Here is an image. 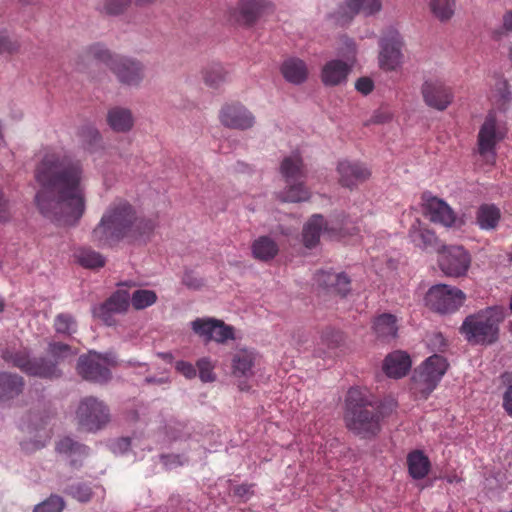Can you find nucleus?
Masks as SVG:
<instances>
[{"label": "nucleus", "instance_id": "f257e3e1", "mask_svg": "<svg viewBox=\"0 0 512 512\" xmlns=\"http://www.w3.org/2000/svg\"><path fill=\"white\" fill-rule=\"evenodd\" d=\"M34 177L39 185L35 195L39 212L60 225L77 224L86 208L82 162L48 150L37 164Z\"/></svg>", "mask_w": 512, "mask_h": 512}, {"label": "nucleus", "instance_id": "f03ea898", "mask_svg": "<svg viewBox=\"0 0 512 512\" xmlns=\"http://www.w3.org/2000/svg\"><path fill=\"white\" fill-rule=\"evenodd\" d=\"M155 222L138 214L125 199H115L105 209L91 238L100 247H112L122 241L147 242L155 230Z\"/></svg>", "mask_w": 512, "mask_h": 512}, {"label": "nucleus", "instance_id": "7ed1b4c3", "mask_svg": "<svg viewBox=\"0 0 512 512\" xmlns=\"http://www.w3.org/2000/svg\"><path fill=\"white\" fill-rule=\"evenodd\" d=\"M384 416L381 406L369 399L360 388L349 389L345 399L346 427L363 439H371L381 431Z\"/></svg>", "mask_w": 512, "mask_h": 512}, {"label": "nucleus", "instance_id": "20e7f679", "mask_svg": "<svg viewBox=\"0 0 512 512\" xmlns=\"http://www.w3.org/2000/svg\"><path fill=\"white\" fill-rule=\"evenodd\" d=\"M87 61L107 66L117 77V79L129 86H138L144 78L143 65L131 58L113 55L102 44L91 45L85 52Z\"/></svg>", "mask_w": 512, "mask_h": 512}, {"label": "nucleus", "instance_id": "39448f33", "mask_svg": "<svg viewBox=\"0 0 512 512\" xmlns=\"http://www.w3.org/2000/svg\"><path fill=\"white\" fill-rule=\"evenodd\" d=\"M502 320L501 310L488 307L468 315L460 327V332L471 344L490 345L498 339L499 324Z\"/></svg>", "mask_w": 512, "mask_h": 512}, {"label": "nucleus", "instance_id": "423d86ee", "mask_svg": "<svg viewBox=\"0 0 512 512\" xmlns=\"http://www.w3.org/2000/svg\"><path fill=\"white\" fill-rule=\"evenodd\" d=\"M280 172L288 185L280 193L283 202L297 203L310 198V191L304 186L307 173L300 154L294 153L285 157L281 162Z\"/></svg>", "mask_w": 512, "mask_h": 512}, {"label": "nucleus", "instance_id": "0eeeda50", "mask_svg": "<svg viewBox=\"0 0 512 512\" xmlns=\"http://www.w3.org/2000/svg\"><path fill=\"white\" fill-rule=\"evenodd\" d=\"M448 368L449 363L444 356L437 353L431 355L414 370L411 390L426 399L438 386Z\"/></svg>", "mask_w": 512, "mask_h": 512}, {"label": "nucleus", "instance_id": "6e6552de", "mask_svg": "<svg viewBox=\"0 0 512 512\" xmlns=\"http://www.w3.org/2000/svg\"><path fill=\"white\" fill-rule=\"evenodd\" d=\"M2 359L14 367L19 368L24 373L40 378H58L61 371L51 364L45 358L31 359L30 353L26 348L7 347L2 351Z\"/></svg>", "mask_w": 512, "mask_h": 512}, {"label": "nucleus", "instance_id": "1a4fd4ad", "mask_svg": "<svg viewBox=\"0 0 512 512\" xmlns=\"http://www.w3.org/2000/svg\"><path fill=\"white\" fill-rule=\"evenodd\" d=\"M466 299L465 293L446 284H437L429 288L425 295L426 306L440 314H450L457 311Z\"/></svg>", "mask_w": 512, "mask_h": 512}, {"label": "nucleus", "instance_id": "9d476101", "mask_svg": "<svg viewBox=\"0 0 512 512\" xmlns=\"http://www.w3.org/2000/svg\"><path fill=\"white\" fill-rule=\"evenodd\" d=\"M404 41L401 34L393 27L382 32L379 40V66L385 71H395L403 63L402 49Z\"/></svg>", "mask_w": 512, "mask_h": 512}, {"label": "nucleus", "instance_id": "9b49d317", "mask_svg": "<svg viewBox=\"0 0 512 512\" xmlns=\"http://www.w3.org/2000/svg\"><path fill=\"white\" fill-rule=\"evenodd\" d=\"M80 427L89 432L103 428L110 421L108 407L93 396L83 398L76 411Z\"/></svg>", "mask_w": 512, "mask_h": 512}, {"label": "nucleus", "instance_id": "f8f14e48", "mask_svg": "<svg viewBox=\"0 0 512 512\" xmlns=\"http://www.w3.org/2000/svg\"><path fill=\"white\" fill-rule=\"evenodd\" d=\"M438 263L446 276L458 278L467 274L471 266V255L463 246H443L439 250Z\"/></svg>", "mask_w": 512, "mask_h": 512}, {"label": "nucleus", "instance_id": "ddd939ff", "mask_svg": "<svg viewBox=\"0 0 512 512\" xmlns=\"http://www.w3.org/2000/svg\"><path fill=\"white\" fill-rule=\"evenodd\" d=\"M220 123L229 129L248 130L256 122L254 114L241 102H227L219 110Z\"/></svg>", "mask_w": 512, "mask_h": 512}, {"label": "nucleus", "instance_id": "4468645a", "mask_svg": "<svg viewBox=\"0 0 512 512\" xmlns=\"http://www.w3.org/2000/svg\"><path fill=\"white\" fill-rule=\"evenodd\" d=\"M191 328L206 342L213 340L223 344L235 339L234 327L216 318H197L191 322Z\"/></svg>", "mask_w": 512, "mask_h": 512}, {"label": "nucleus", "instance_id": "2eb2a0df", "mask_svg": "<svg viewBox=\"0 0 512 512\" xmlns=\"http://www.w3.org/2000/svg\"><path fill=\"white\" fill-rule=\"evenodd\" d=\"M503 133L498 129L497 119L494 112H489L481 125L477 136V147L479 154L487 161H494L496 156V145L503 139Z\"/></svg>", "mask_w": 512, "mask_h": 512}, {"label": "nucleus", "instance_id": "dca6fc26", "mask_svg": "<svg viewBox=\"0 0 512 512\" xmlns=\"http://www.w3.org/2000/svg\"><path fill=\"white\" fill-rule=\"evenodd\" d=\"M108 364L107 358L90 351L88 354L79 357L77 372L87 381L104 383L111 377Z\"/></svg>", "mask_w": 512, "mask_h": 512}, {"label": "nucleus", "instance_id": "f3484780", "mask_svg": "<svg viewBox=\"0 0 512 512\" xmlns=\"http://www.w3.org/2000/svg\"><path fill=\"white\" fill-rule=\"evenodd\" d=\"M425 104L438 111H444L453 102L454 93L450 86L438 79L426 80L421 87Z\"/></svg>", "mask_w": 512, "mask_h": 512}, {"label": "nucleus", "instance_id": "a211bd4d", "mask_svg": "<svg viewBox=\"0 0 512 512\" xmlns=\"http://www.w3.org/2000/svg\"><path fill=\"white\" fill-rule=\"evenodd\" d=\"M130 295L126 290L118 289L106 301L93 308L94 317L105 325L116 324V314L125 313L129 308Z\"/></svg>", "mask_w": 512, "mask_h": 512}, {"label": "nucleus", "instance_id": "6ab92c4d", "mask_svg": "<svg viewBox=\"0 0 512 512\" xmlns=\"http://www.w3.org/2000/svg\"><path fill=\"white\" fill-rule=\"evenodd\" d=\"M382 9L381 0H348L332 15L336 24L345 26L359 13L372 16Z\"/></svg>", "mask_w": 512, "mask_h": 512}, {"label": "nucleus", "instance_id": "aec40b11", "mask_svg": "<svg viewBox=\"0 0 512 512\" xmlns=\"http://www.w3.org/2000/svg\"><path fill=\"white\" fill-rule=\"evenodd\" d=\"M422 201L424 213L429 216L432 222L440 223L446 227L455 225L457 217L445 201L429 193L422 195Z\"/></svg>", "mask_w": 512, "mask_h": 512}, {"label": "nucleus", "instance_id": "412c9836", "mask_svg": "<svg viewBox=\"0 0 512 512\" xmlns=\"http://www.w3.org/2000/svg\"><path fill=\"white\" fill-rule=\"evenodd\" d=\"M337 172L339 174V183L349 189L357 187L371 176L370 169L359 161H339Z\"/></svg>", "mask_w": 512, "mask_h": 512}, {"label": "nucleus", "instance_id": "4be33fe9", "mask_svg": "<svg viewBox=\"0 0 512 512\" xmlns=\"http://www.w3.org/2000/svg\"><path fill=\"white\" fill-rule=\"evenodd\" d=\"M237 10L243 23L250 26L264 15L272 13L274 5L268 0H241Z\"/></svg>", "mask_w": 512, "mask_h": 512}, {"label": "nucleus", "instance_id": "5701e85b", "mask_svg": "<svg viewBox=\"0 0 512 512\" xmlns=\"http://www.w3.org/2000/svg\"><path fill=\"white\" fill-rule=\"evenodd\" d=\"M351 67L344 61L334 59L322 68L321 80L326 86H337L346 82Z\"/></svg>", "mask_w": 512, "mask_h": 512}, {"label": "nucleus", "instance_id": "b1692460", "mask_svg": "<svg viewBox=\"0 0 512 512\" xmlns=\"http://www.w3.org/2000/svg\"><path fill=\"white\" fill-rule=\"evenodd\" d=\"M56 451L70 457V466L78 469L82 466L83 460L88 456L89 448L70 437H64L56 444Z\"/></svg>", "mask_w": 512, "mask_h": 512}, {"label": "nucleus", "instance_id": "393cba45", "mask_svg": "<svg viewBox=\"0 0 512 512\" xmlns=\"http://www.w3.org/2000/svg\"><path fill=\"white\" fill-rule=\"evenodd\" d=\"M283 78L294 85L304 83L308 78V67L305 61L297 57H290L283 61L280 67Z\"/></svg>", "mask_w": 512, "mask_h": 512}, {"label": "nucleus", "instance_id": "a878e982", "mask_svg": "<svg viewBox=\"0 0 512 512\" xmlns=\"http://www.w3.org/2000/svg\"><path fill=\"white\" fill-rule=\"evenodd\" d=\"M410 368V356L402 351H395L389 354L383 364V370L386 375L395 379L405 376Z\"/></svg>", "mask_w": 512, "mask_h": 512}, {"label": "nucleus", "instance_id": "bb28decb", "mask_svg": "<svg viewBox=\"0 0 512 512\" xmlns=\"http://www.w3.org/2000/svg\"><path fill=\"white\" fill-rule=\"evenodd\" d=\"M330 234L332 229H329L324 221L323 216L319 214L313 215L303 227V243L307 248L315 247L320 239L322 232Z\"/></svg>", "mask_w": 512, "mask_h": 512}, {"label": "nucleus", "instance_id": "cd10ccee", "mask_svg": "<svg viewBox=\"0 0 512 512\" xmlns=\"http://www.w3.org/2000/svg\"><path fill=\"white\" fill-rule=\"evenodd\" d=\"M256 354L252 350L239 349L232 357V373L236 377H250L254 374L253 367Z\"/></svg>", "mask_w": 512, "mask_h": 512}, {"label": "nucleus", "instance_id": "c85d7f7f", "mask_svg": "<svg viewBox=\"0 0 512 512\" xmlns=\"http://www.w3.org/2000/svg\"><path fill=\"white\" fill-rule=\"evenodd\" d=\"M109 127L118 133L129 132L134 125V118L129 109L113 107L107 113Z\"/></svg>", "mask_w": 512, "mask_h": 512}, {"label": "nucleus", "instance_id": "c756f323", "mask_svg": "<svg viewBox=\"0 0 512 512\" xmlns=\"http://www.w3.org/2000/svg\"><path fill=\"white\" fill-rule=\"evenodd\" d=\"M23 387V377L7 372L0 373V402L18 396Z\"/></svg>", "mask_w": 512, "mask_h": 512}, {"label": "nucleus", "instance_id": "7c9ffc66", "mask_svg": "<svg viewBox=\"0 0 512 512\" xmlns=\"http://www.w3.org/2000/svg\"><path fill=\"white\" fill-rule=\"evenodd\" d=\"M373 329L380 339L385 341L394 339L398 331L396 316L390 313L379 315L373 322Z\"/></svg>", "mask_w": 512, "mask_h": 512}, {"label": "nucleus", "instance_id": "2f4dec72", "mask_svg": "<svg viewBox=\"0 0 512 512\" xmlns=\"http://www.w3.org/2000/svg\"><path fill=\"white\" fill-rule=\"evenodd\" d=\"M252 255L260 261L273 259L279 251L277 243L268 236H260L252 243Z\"/></svg>", "mask_w": 512, "mask_h": 512}, {"label": "nucleus", "instance_id": "473e14b6", "mask_svg": "<svg viewBox=\"0 0 512 512\" xmlns=\"http://www.w3.org/2000/svg\"><path fill=\"white\" fill-rule=\"evenodd\" d=\"M500 218V209L493 204L481 205L476 213L477 224L483 230L495 229L500 221Z\"/></svg>", "mask_w": 512, "mask_h": 512}, {"label": "nucleus", "instance_id": "72a5a7b5", "mask_svg": "<svg viewBox=\"0 0 512 512\" xmlns=\"http://www.w3.org/2000/svg\"><path fill=\"white\" fill-rule=\"evenodd\" d=\"M409 474L414 479H423L429 472L430 461L422 451L415 450L407 457Z\"/></svg>", "mask_w": 512, "mask_h": 512}, {"label": "nucleus", "instance_id": "f704fd0d", "mask_svg": "<svg viewBox=\"0 0 512 512\" xmlns=\"http://www.w3.org/2000/svg\"><path fill=\"white\" fill-rule=\"evenodd\" d=\"M204 83L213 89H218L227 81V71L221 64H211L202 71Z\"/></svg>", "mask_w": 512, "mask_h": 512}, {"label": "nucleus", "instance_id": "c9c22d12", "mask_svg": "<svg viewBox=\"0 0 512 512\" xmlns=\"http://www.w3.org/2000/svg\"><path fill=\"white\" fill-rule=\"evenodd\" d=\"M409 235L415 245L422 249H434L437 247V237L435 233L429 229L413 227Z\"/></svg>", "mask_w": 512, "mask_h": 512}, {"label": "nucleus", "instance_id": "e433bc0d", "mask_svg": "<svg viewBox=\"0 0 512 512\" xmlns=\"http://www.w3.org/2000/svg\"><path fill=\"white\" fill-rule=\"evenodd\" d=\"M491 99L499 109H506V105L511 100V91L510 86L505 79L500 78L496 81L492 91Z\"/></svg>", "mask_w": 512, "mask_h": 512}, {"label": "nucleus", "instance_id": "4c0bfd02", "mask_svg": "<svg viewBox=\"0 0 512 512\" xmlns=\"http://www.w3.org/2000/svg\"><path fill=\"white\" fill-rule=\"evenodd\" d=\"M77 260L81 266L89 269L101 268L105 265V258L90 248L80 249L77 253Z\"/></svg>", "mask_w": 512, "mask_h": 512}, {"label": "nucleus", "instance_id": "58836bf2", "mask_svg": "<svg viewBox=\"0 0 512 512\" xmlns=\"http://www.w3.org/2000/svg\"><path fill=\"white\" fill-rule=\"evenodd\" d=\"M47 353L54 359V362L47 360L51 364L58 366L59 363L74 356L75 352L72 347L62 342H50ZM58 369V367H56Z\"/></svg>", "mask_w": 512, "mask_h": 512}, {"label": "nucleus", "instance_id": "ea45409f", "mask_svg": "<svg viewBox=\"0 0 512 512\" xmlns=\"http://www.w3.org/2000/svg\"><path fill=\"white\" fill-rule=\"evenodd\" d=\"M157 301V295L152 290L138 289L132 293L129 299L132 306L136 310H142L152 306Z\"/></svg>", "mask_w": 512, "mask_h": 512}, {"label": "nucleus", "instance_id": "a19ab883", "mask_svg": "<svg viewBox=\"0 0 512 512\" xmlns=\"http://www.w3.org/2000/svg\"><path fill=\"white\" fill-rule=\"evenodd\" d=\"M430 9L437 19L447 21L454 14L455 0H431Z\"/></svg>", "mask_w": 512, "mask_h": 512}, {"label": "nucleus", "instance_id": "79ce46f5", "mask_svg": "<svg viewBox=\"0 0 512 512\" xmlns=\"http://www.w3.org/2000/svg\"><path fill=\"white\" fill-rule=\"evenodd\" d=\"M56 333L70 336L77 331V322L69 313H60L54 319Z\"/></svg>", "mask_w": 512, "mask_h": 512}, {"label": "nucleus", "instance_id": "37998d69", "mask_svg": "<svg viewBox=\"0 0 512 512\" xmlns=\"http://www.w3.org/2000/svg\"><path fill=\"white\" fill-rule=\"evenodd\" d=\"M78 136L80 137L84 148L88 150L95 148L101 140L99 131L91 125L82 126L78 131Z\"/></svg>", "mask_w": 512, "mask_h": 512}, {"label": "nucleus", "instance_id": "c03bdc74", "mask_svg": "<svg viewBox=\"0 0 512 512\" xmlns=\"http://www.w3.org/2000/svg\"><path fill=\"white\" fill-rule=\"evenodd\" d=\"M196 367L199 370V378L203 383H210L216 380L214 365L208 357L198 359Z\"/></svg>", "mask_w": 512, "mask_h": 512}, {"label": "nucleus", "instance_id": "a18cd8bd", "mask_svg": "<svg viewBox=\"0 0 512 512\" xmlns=\"http://www.w3.org/2000/svg\"><path fill=\"white\" fill-rule=\"evenodd\" d=\"M64 506V500L60 496L51 495L47 500L38 504L33 512H62Z\"/></svg>", "mask_w": 512, "mask_h": 512}, {"label": "nucleus", "instance_id": "49530a36", "mask_svg": "<svg viewBox=\"0 0 512 512\" xmlns=\"http://www.w3.org/2000/svg\"><path fill=\"white\" fill-rule=\"evenodd\" d=\"M65 493L80 502H88L92 496V490L87 484L78 483L69 486Z\"/></svg>", "mask_w": 512, "mask_h": 512}, {"label": "nucleus", "instance_id": "de8ad7c7", "mask_svg": "<svg viewBox=\"0 0 512 512\" xmlns=\"http://www.w3.org/2000/svg\"><path fill=\"white\" fill-rule=\"evenodd\" d=\"M328 278L333 282L331 291L345 296L350 291V279L344 273H335Z\"/></svg>", "mask_w": 512, "mask_h": 512}, {"label": "nucleus", "instance_id": "09e8293b", "mask_svg": "<svg viewBox=\"0 0 512 512\" xmlns=\"http://www.w3.org/2000/svg\"><path fill=\"white\" fill-rule=\"evenodd\" d=\"M130 2L131 0H104L99 9L108 15H118L127 8Z\"/></svg>", "mask_w": 512, "mask_h": 512}, {"label": "nucleus", "instance_id": "8fccbe9b", "mask_svg": "<svg viewBox=\"0 0 512 512\" xmlns=\"http://www.w3.org/2000/svg\"><path fill=\"white\" fill-rule=\"evenodd\" d=\"M19 48V42L12 39L6 30L0 29V55L16 53Z\"/></svg>", "mask_w": 512, "mask_h": 512}, {"label": "nucleus", "instance_id": "3c124183", "mask_svg": "<svg viewBox=\"0 0 512 512\" xmlns=\"http://www.w3.org/2000/svg\"><path fill=\"white\" fill-rule=\"evenodd\" d=\"M393 113L386 107H381L374 111L369 123L371 124H385L392 120Z\"/></svg>", "mask_w": 512, "mask_h": 512}, {"label": "nucleus", "instance_id": "603ef678", "mask_svg": "<svg viewBox=\"0 0 512 512\" xmlns=\"http://www.w3.org/2000/svg\"><path fill=\"white\" fill-rule=\"evenodd\" d=\"M428 347L432 351L444 352L447 347V341L441 333H433L427 341Z\"/></svg>", "mask_w": 512, "mask_h": 512}, {"label": "nucleus", "instance_id": "864d4df0", "mask_svg": "<svg viewBox=\"0 0 512 512\" xmlns=\"http://www.w3.org/2000/svg\"><path fill=\"white\" fill-rule=\"evenodd\" d=\"M175 370L187 379H193L197 375L195 366L192 363L183 360L175 363Z\"/></svg>", "mask_w": 512, "mask_h": 512}, {"label": "nucleus", "instance_id": "5fc2aeb1", "mask_svg": "<svg viewBox=\"0 0 512 512\" xmlns=\"http://www.w3.org/2000/svg\"><path fill=\"white\" fill-rule=\"evenodd\" d=\"M182 283L189 289L198 290L203 286V280L197 277L192 271L184 273Z\"/></svg>", "mask_w": 512, "mask_h": 512}, {"label": "nucleus", "instance_id": "6e6d98bb", "mask_svg": "<svg viewBox=\"0 0 512 512\" xmlns=\"http://www.w3.org/2000/svg\"><path fill=\"white\" fill-rule=\"evenodd\" d=\"M503 408L512 416V373L507 378V389L503 395Z\"/></svg>", "mask_w": 512, "mask_h": 512}, {"label": "nucleus", "instance_id": "4d7b16f0", "mask_svg": "<svg viewBox=\"0 0 512 512\" xmlns=\"http://www.w3.org/2000/svg\"><path fill=\"white\" fill-rule=\"evenodd\" d=\"M322 339L327 343L329 348H335L342 341V336L339 332L329 330L323 334Z\"/></svg>", "mask_w": 512, "mask_h": 512}, {"label": "nucleus", "instance_id": "13d9d810", "mask_svg": "<svg viewBox=\"0 0 512 512\" xmlns=\"http://www.w3.org/2000/svg\"><path fill=\"white\" fill-rule=\"evenodd\" d=\"M355 88L358 92L367 95L372 92L374 84L370 78L361 77L356 81Z\"/></svg>", "mask_w": 512, "mask_h": 512}, {"label": "nucleus", "instance_id": "bf43d9fd", "mask_svg": "<svg viewBox=\"0 0 512 512\" xmlns=\"http://www.w3.org/2000/svg\"><path fill=\"white\" fill-rule=\"evenodd\" d=\"M253 485L249 484H240L234 487L233 494L234 496L242 499L248 500L253 495Z\"/></svg>", "mask_w": 512, "mask_h": 512}, {"label": "nucleus", "instance_id": "052dcab7", "mask_svg": "<svg viewBox=\"0 0 512 512\" xmlns=\"http://www.w3.org/2000/svg\"><path fill=\"white\" fill-rule=\"evenodd\" d=\"M330 275H335V273L330 271H319L315 275V281L319 286L331 291L333 282L328 278Z\"/></svg>", "mask_w": 512, "mask_h": 512}, {"label": "nucleus", "instance_id": "680f3d73", "mask_svg": "<svg viewBox=\"0 0 512 512\" xmlns=\"http://www.w3.org/2000/svg\"><path fill=\"white\" fill-rule=\"evenodd\" d=\"M342 43L345 46V48H343V54L347 57H349V55L354 56L356 53L355 42L352 39L345 36L342 38Z\"/></svg>", "mask_w": 512, "mask_h": 512}, {"label": "nucleus", "instance_id": "e2e57ef3", "mask_svg": "<svg viewBox=\"0 0 512 512\" xmlns=\"http://www.w3.org/2000/svg\"><path fill=\"white\" fill-rule=\"evenodd\" d=\"M10 217L8 202L0 191V222L7 221Z\"/></svg>", "mask_w": 512, "mask_h": 512}, {"label": "nucleus", "instance_id": "0e129e2a", "mask_svg": "<svg viewBox=\"0 0 512 512\" xmlns=\"http://www.w3.org/2000/svg\"><path fill=\"white\" fill-rule=\"evenodd\" d=\"M503 29L506 32L512 31V11H507L503 15Z\"/></svg>", "mask_w": 512, "mask_h": 512}, {"label": "nucleus", "instance_id": "69168bd1", "mask_svg": "<svg viewBox=\"0 0 512 512\" xmlns=\"http://www.w3.org/2000/svg\"><path fill=\"white\" fill-rule=\"evenodd\" d=\"M20 2L24 3V4H35L37 3L39 0H19Z\"/></svg>", "mask_w": 512, "mask_h": 512}, {"label": "nucleus", "instance_id": "338daca9", "mask_svg": "<svg viewBox=\"0 0 512 512\" xmlns=\"http://www.w3.org/2000/svg\"><path fill=\"white\" fill-rule=\"evenodd\" d=\"M4 308H5L4 301L0 300V313H2L4 311Z\"/></svg>", "mask_w": 512, "mask_h": 512}, {"label": "nucleus", "instance_id": "774afa93", "mask_svg": "<svg viewBox=\"0 0 512 512\" xmlns=\"http://www.w3.org/2000/svg\"><path fill=\"white\" fill-rule=\"evenodd\" d=\"M508 259L510 262H512V251L508 254Z\"/></svg>", "mask_w": 512, "mask_h": 512}]
</instances>
